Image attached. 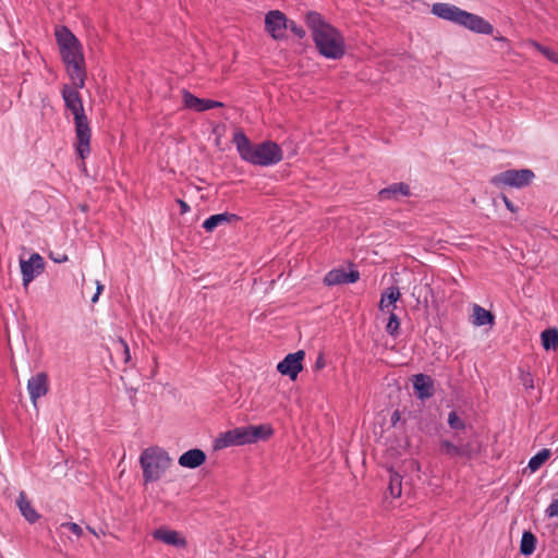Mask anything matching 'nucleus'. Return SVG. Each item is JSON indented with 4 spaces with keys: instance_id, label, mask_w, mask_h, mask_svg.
Wrapping results in <instances>:
<instances>
[{
    "instance_id": "1",
    "label": "nucleus",
    "mask_w": 558,
    "mask_h": 558,
    "mask_svg": "<svg viewBox=\"0 0 558 558\" xmlns=\"http://www.w3.org/2000/svg\"><path fill=\"white\" fill-rule=\"evenodd\" d=\"M305 23L318 53L328 60H340L347 53V44L343 34L330 24L320 13L310 11L305 15Z\"/></svg>"
},
{
    "instance_id": "2",
    "label": "nucleus",
    "mask_w": 558,
    "mask_h": 558,
    "mask_svg": "<svg viewBox=\"0 0 558 558\" xmlns=\"http://www.w3.org/2000/svg\"><path fill=\"white\" fill-rule=\"evenodd\" d=\"M84 86H77L74 81L71 84H64L61 89V96L65 108L71 111L75 125V148L81 159H85L90 154L92 130L89 121L84 110L80 89Z\"/></svg>"
},
{
    "instance_id": "3",
    "label": "nucleus",
    "mask_w": 558,
    "mask_h": 558,
    "mask_svg": "<svg viewBox=\"0 0 558 558\" xmlns=\"http://www.w3.org/2000/svg\"><path fill=\"white\" fill-rule=\"evenodd\" d=\"M54 36L70 81H74L77 86H85L86 70L82 44L66 26L56 27Z\"/></svg>"
},
{
    "instance_id": "4",
    "label": "nucleus",
    "mask_w": 558,
    "mask_h": 558,
    "mask_svg": "<svg viewBox=\"0 0 558 558\" xmlns=\"http://www.w3.org/2000/svg\"><path fill=\"white\" fill-rule=\"evenodd\" d=\"M233 143L240 157L255 166L269 167L279 163L283 159L281 147L271 141L253 144L244 133L236 132L233 135Z\"/></svg>"
},
{
    "instance_id": "5",
    "label": "nucleus",
    "mask_w": 558,
    "mask_h": 558,
    "mask_svg": "<svg viewBox=\"0 0 558 558\" xmlns=\"http://www.w3.org/2000/svg\"><path fill=\"white\" fill-rule=\"evenodd\" d=\"M430 12L438 19L462 26L476 34L492 35L494 32L493 25L484 17L448 2L434 3Z\"/></svg>"
},
{
    "instance_id": "6",
    "label": "nucleus",
    "mask_w": 558,
    "mask_h": 558,
    "mask_svg": "<svg viewBox=\"0 0 558 558\" xmlns=\"http://www.w3.org/2000/svg\"><path fill=\"white\" fill-rule=\"evenodd\" d=\"M274 430L269 425H248L236 427L221 434L215 440L216 449H223L232 446L254 444L260 439H267Z\"/></svg>"
},
{
    "instance_id": "7",
    "label": "nucleus",
    "mask_w": 558,
    "mask_h": 558,
    "mask_svg": "<svg viewBox=\"0 0 558 558\" xmlns=\"http://www.w3.org/2000/svg\"><path fill=\"white\" fill-rule=\"evenodd\" d=\"M171 463L172 459L163 448L150 446L144 449L140 456L144 482L154 483L159 481Z\"/></svg>"
},
{
    "instance_id": "8",
    "label": "nucleus",
    "mask_w": 558,
    "mask_h": 558,
    "mask_svg": "<svg viewBox=\"0 0 558 558\" xmlns=\"http://www.w3.org/2000/svg\"><path fill=\"white\" fill-rule=\"evenodd\" d=\"M534 172L530 169L506 170L490 179V183L497 187L522 189L531 184L534 179Z\"/></svg>"
},
{
    "instance_id": "9",
    "label": "nucleus",
    "mask_w": 558,
    "mask_h": 558,
    "mask_svg": "<svg viewBox=\"0 0 558 558\" xmlns=\"http://www.w3.org/2000/svg\"><path fill=\"white\" fill-rule=\"evenodd\" d=\"M265 29L272 39H283L288 29L287 16L279 10L269 11L265 16Z\"/></svg>"
},
{
    "instance_id": "10",
    "label": "nucleus",
    "mask_w": 558,
    "mask_h": 558,
    "mask_svg": "<svg viewBox=\"0 0 558 558\" xmlns=\"http://www.w3.org/2000/svg\"><path fill=\"white\" fill-rule=\"evenodd\" d=\"M305 357L304 351L300 350L294 353H289L286 357L278 363L277 371L290 379L295 380L299 373L302 371V362Z\"/></svg>"
},
{
    "instance_id": "11",
    "label": "nucleus",
    "mask_w": 558,
    "mask_h": 558,
    "mask_svg": "<svg viewBox=\"0 0 558 558\" xmlns=\"http://www.w3.org/2000/svg\"><path fill=\"white\" fill-rule=\"evenodd\" d=\"M440 452L449 458H465L471 459L477 454V448L471 444H453L447 439H440L439 441Z\"/></svg>"
},
{
    "instance_id": "12",
    "label": "nucleus",
    "mask_w": 558,
    "mask_h": 558,
    "mask_svg": "<svg viewBox=\"0 0 558 558\" xmlns=\"http://www.w3.org/2000/svg\"><path fill=\"white\" fill-rule=\"evenodd\" d=\"M20 266L23 286L27 287L38 275L44 271L45 263L44 258L38 253H34L27 260L21 259Z\"/></svg>"
},
{
    "instance_id": "13",
    "label": "nucleus",
    "mask_w": 558,
    "mask_h": 558,
    "mask_svg": "<svg viewBox=\"0 0 558 558\" xmlns=\"http://www.w3.org/2000/svg\"><path fill=\"white\" fill-rule=\"evenodd\" d=\"M49 379L48 375L44 372L33 375L27 380V391L29 393L31 401L36 405L37 400L48 393Z\"/></svg>"
},
{
    "instance_id": "14",
    "label": "nucleus",
    "mask_w": 558,
    "mask_h": 558,
    "mask_svg": "<svg viewBox=\"0 0 558 558\" xmlns=\"http://www.w3.org/2000/svg\"><path fill=\"white\" fill-rule=\"evenodd\" d=\"M151 536L156 541L177 548H184L187 544L185 537L180 532L171 530L167 526H160L154 530Z\"/></svg>"
},
{
    "instance_id": "15",
    "label": "nucleus",
    "mask_w": 558,
    "mask_h": 558,
    "mask_svg": "<svg viewBox=\"0 0 558 558\" xmlns=\"http://www.w3.org/2000/svg\"><path fill=\"white\" fill-rule=\"evenodd\" d=\"M182 101L185 108L192 109L198 112H203L209 109L222 107L223 104L220 101L204 99L194 96L189 90H183Z\"/></svg>"
},
{
    "instance_id": "16",
    "label": "nucleus",
    "mask_w": 558,
    "mask_h": 558,
    "mask_svg": "<svg viewBox=\"0 0 558 558\" xmlns=\"http://www.w3.org/2000/svg\"><path fill=\"white\" fill-rule=\"evenodd\" d=\"M360 279V274L356 270H350L349 272L342 268H336L328 271L324 278L326 286L332 287L343 283H354Z\"/></svg>"
},
{
    "instance_id": "17",
    "label": "nucleus",
    "mask_w": 558,
    "mask_h": 558,
    "mask_svg": "<svg viewBox=\"0 0 558 558\" xmlns=\"http://www.w3.org/2000/svg\"><path fill=\"white\" fill-rule=\"evenodd\" d=\"M413 388L418 399H427L434 395V381L425 374H417L413 377Z\"/></svg>"
},
{
    "instance_id": "18",
    "label": "nucleus",
    "mask_w": 558,
    "mask_h": 558,
    "mask_svg": "<svg viewBox=\"0 0 558 558\" xmlns=\"http://www.w3.org/2000/svg\"><path fill=\"white\" fill-rule=\"evenodd\" d=\"M206 461V454L202 449H190L179 457V464L187 469H196Z\"/></svg>"
},
{
    "instance_id": "19",
    "label": "nucleus",
    "mask_w": 558,
    "mask_h": 558,
    "mask_svg": "<svg viewBox=\"0 0 558 558\" xmlns=\"http://www.w3.org/2000/svg\"><path fill=\"white\" fill-rule=\"evenodd\" d=\"M411 195L410 186L407 183H393L378 192L380 201L398 199L399 196L408 197Z\"/></svg>"
},
{
    "instance_id": "20",
    "label": "nucleus",
    "mask_w": 558,
    "mask_h": 558,
    "mask_svg": "<svg viewBox=\"0 0 558 558\" xmlns=\"http://www.w3.org/2000/svg\"><path fill=\"white\" fill-rule=\"evenodd\" d=\"M401 293L398 287L387 288L380 296L379 310L381 312L391 313L397 308V301L400 299Z\"/></svg>"
},
{
    "instance_id": "21",
    "label": "nucleus",
    "mask_w": 558,
    "mask_h": 558,
    "mask_svg": "<svg viewBox=\"0 0 558 558\" xmlns=\"http://www.w3.org/2000/svg\"><path fill=\"white\" fill-rule=\"evenodd\" d=\"M16 506L27 522L35 523L39 519L38 512L32 506L24 492L19 494Z\"/></svg>"
},
{
    "instance_id": "22",
    "label": "nucleus",
    "mask_w": 558,
    "mask_h": 558,
    "mask_svg": "<svg viewBox=\"0 0 558 558\" xmlns=\"http://www.w3.org/2000/svg\"><path fill=\"white\" fill-rule=\"evenodd\" d=\"M235 220H238V216L230 213L211 215L203 222V228L207 232H213L217 227L231 223L232 221Z\"/></svg>"
},
{
    "instance_id": "23",
    "label": "nucleus",
    "mask_w": 558,
    "mask_h": 558,
    "mask_svg": "<svg viewBox=\"0 0 558 558\" xmlns=\"http://www.w3.org/2000/svg\"><path fill=\"white\" fill-rule=\"evenodd\" d=\"M494 320L495 317L489 311L485 310L481 305H473L472 324L474 326L480 327L485 325H493Z\"/></svg>"
},
{
    "instance_id": "24",
    "label": "nucleus",
    "mask_w": 558,
    "mask_h": 558,
    "mask_svg": "<svg viewBox=\"0 0 558 558\" xmlns=\"http://www.w3.org/2000/svg\"><path fill=\"white\" fill-rule=\"evenodd\" d=\"M541 339L545 350H556L558 348V330L556 328L545 329L541 333Z\"/></svg>"
},
{
    "instance_id": "25",
    "label": "nucleus",
    "mask_w": 558,
    "mask_h": 558,
    "mask_svg": "<svg viewBox=\"0 0 558 558\" xmlns=\"http://www.w3.org/2000/svg\"><path fill=\"white\" fill-rule=\"evenodd\" d=\"M549 457L550 450L544 448L530 459L527 468L532 473H534L539 470V468L549 459Z\"/></svg>"
},
{
    "instance_id": "26",
    "label": "nucleus",
    "mask_w": 558,
    "mask_h": 558,
    "mask_svg": "<svg viewBox=\"0 0 558 558\" xmlns=\"http://www.w3.org/2000/svg\"><path fill=\"white\" fill-rule=\"evenodd\" d=\"M536 537L531 532H524L522 534L520 551L524 556L532 555L535 550Z\"/></svg>"
},
{
    "instance_id": "27",
    "label": "nucleus",
    "mask_w": 558,
    "mask_h": 558,
    "mask_svg": "<svg viewBox=\"0 0 558 558\" xmlns=\"http://www.w3.org/2000/svg\"><path fill=\"white\" fill-rule=\"evenodd\" d=\"M527 45L539 51L546 59L558 64V53L548 47L542 46L535 40H529Z\"/></svg>"
},
{
    "instance_id": "28",
    "label": "nucleus",
    "mask_w": 558,
    "mask_h": 558,
    "mask_svg": "<svg viewBox=\"0 0 558 558\" xmlns=\"http://www.w3.org/2000/svg\"><path fill=\"white\" fill-rule=\"evenodd\" d=\"M389 493L392 497L398 498L401 496L402 487H401V476L397 473L390 475Z\"/></svg>"
},
{
    "instance_id": "29",
    "label": "nucleus",
    "mask_w": 558,
    "mask_h": 558,
    "mask_svg": "<svg viewBox=\"0 0 558 558\" xmlns=\"http://www.w3.org/2000/svg\"><path fill=\"white\" fill-rule=\"evenodd\" d=\"M399 330H400V320H399L398 316L395 314V312H391V313H389V319L386 325V331L390 336L396 338L397 336H399Z\"/></svg>"
},
{
    "instance_id": "30",
    "label": "nucleus",
    "mask_w": 558,
    "mask_h": 558,
    "mask_svg": "<svg viewBox=\"0 0 558 558\" xmlns=\"http://www.w3.org/2000/svg\"><path fill=\"white\" fill-rule=\"evenodd\" d=\"M448 425L451 429L462 430L465 428L464 421L458 415L456 411H451L448 415Z\"/></svg>"
},
{
    "instance_id": "31",
    "label": "nucleus",
    "mask_w": 558,
    "mask_h": 558,
    "mask_svg": "<svg viewBox=\"0 0 558 558\" xmlns=\"http://www.w3.org/2000/svg\"><path fill=\"white\" fill-rule=\"evenodd\" d=\"M288 28L299 38H304L306 33L302 26L296 25L293 21H288Z\"/></svg>"
},
{
    "instance_id": "32",
    "label": "nucleus",
    "mask_w": 558,
    "mask_h": 558,
    "mask_svg": "<svg viewBox=\"0 0 558 558\" xmlns=\"http://www.w3.org/2000/svg\"><path fill=\"white\" fill-rule=\"evenodd\" d=\"M61 526L68 529L73 534H75L77 537L82 536V534H83V530L77 523L66 522V523H62Z\"/></svg>"
},
{
    "instance_id": "33",
    "label": "nucleus",
    "mask_w": 558,
    "mask_h": 558,
    "mask_svg": "<svg viewBox=\"0 0 558 558\" xmlns=\"http://www.w3.org/2000/svg\"><path fill=\"white\" fill-rule=\"evenodd\" d=\"M545 513L548 518H557L558 517V499H555L550 502V505L545 510Z\"/></svg>"
},
{
    "instance_id": "34",
    "label": "nucleus",
    "mask_w": 558,
    "mask_h": 558,
    "mask_svg": "<svg viewBox=\"0 0 558 558\" xmlns=\"http://www.w3.org/2000/svg\"><path fill=\"white\" fill-rule=\"evenodd\" d=\"M501 198L508 210H510L511 213L518 211V207L514 206V204L506 195H501Z\"/></svg>"
},
{
    "instance_id": "35",
    "label": "nucleus",
    "mask_w": 558,
    "mask_h": 558,
    "mask_svg": "<svg viewBox=\"0 0 558 558\" xmlns=\"http://www.w3.org/2000/svg\"><path fill=\"white\" fill-rule=\"evenodd\" d=\"M119 343L121 344V347L123 348V352H124V361L125 362H129L130 359H131V354H130V349H129V345L128 343L123 340V339H120L119 340Z\"/></svg>"
},
{
    "instance_id": "36",
    "label": "nucleus",
    "mask_w": 558,
    "mask_h": 558,
    "mask_svg": "<svg viewBox=\"0 0 558 558\" xmlns=\"http://www.w3.org/2000/svg\"><path fill=\"white\" fill-rule=\"evenodd\" d=\"M326 366V360H325V356L323 353H319L317 359H316V362H315V368L316 369H322Z\"/></svg>"
},
{
    "instance_id": "37",
    "label": "nucleus",
    "mask_w": 558,
    "mask_h": 558,
    "mask_svg": "<svg viewBox=\"0 0 558 558\" xmlns=\"http://www.w3.org/2000/svg\"><path fill=\"white\" fill-rule=\"evenodd\" d=\"M177 203L180 206L181 214H186L190 211V206L187 205L186 202H184L183 199H178Z\"/></svg>"
},
{
    "instance_id": "38",
    "label": "nucleus",
    "mask_w": 558,
    "mask_h": 558,
    "mask_svg": "<svg viewBox=\"0 0 558 558\" xmlns=\"http://www.w3.org/2000/svg\"><path fill=\"white\" fill-rule=\"evenodd\" d=\"M104 289H105L104 284L99 280H97L96 281V294L100 295L102 293Z\"/></svg>"
},
{
    "instance_id": "39",
    "label": "nucleus",
    "mask_w": 558,
    "mask_h": 558,
    "mask_svg": "<svg viewBox=\"0 0 558 558\" xmlns=\"http://www.w3.org/2000/svg\"><path fill=\"white\" fill-rule=\"evenodd\" d=\"M66 260H68V256L66 255L59 256V258L54 259V262H57V263H64Z\"/></svg>"
},
{
    "instance_id": "40",
    "label": "nucleus",
    "mask_w": 558,
    "mask_h": 558,
    "mask_svg": "<svg viewBox=\"0 0 558 558\" xmlns=\"http://www.w3.org/2000/svg\"><path fill=\"white\" fill-rule=\"evenodd\" d=\"M99 299V295L98 294H94L93 298H92V303H96Z\"/></svg>"
}]
</instances>
